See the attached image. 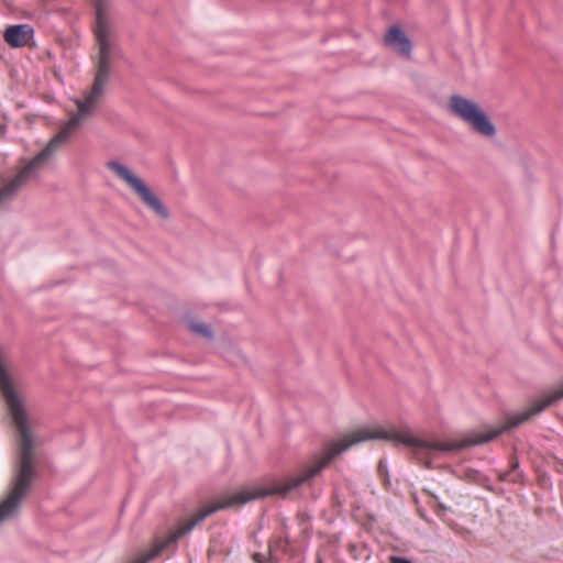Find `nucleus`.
<instances>
[{
  "instance_id": "obj_1",
  "label": "nucleus",
  "mask_w": 563,
  "mask_h": 563,
  "mask_svg": "<svg viewBox=\"0 0 563 563\" xmlns=\"http://www.w3.org/2000/svg\"><path fill=\"white\" fill-rule=\"evenodd\" d=\"M107 82L106 80L93 78L91 89L86 95L85 99L75 100L78 108L77 113L62 125L59 132L49 140L41 152L19 168L18 173L14 175L16 183L24 186L27 181L37 177L40 170L46 165L55 152L68 141L71 134L79 128L81 121L92 113L93 107L104 93Z\"/></svg>"
},
{
  "instance_id": "obj_2",
  "label": "nucleus",
  "mask_w": 563,
  "mask_h": 563,
  "mask_svg": "<svg viewBox=\"0 0 563 563\" xmlns=\"http://www.w3.org/2000/svg\"><path fill=\"white\" fill-rule=\"evenodd\" d=\"M106 166L122 179L139 197L142 203L153 211L156 217L162 220H167L169 218L168 208L141 177L136 176L125 165L117 161H109L106 163Z\"/></svg>"
},
{
  "instance_id": "obj_3",
  "label": "nucleus",
  "mask_w": 563,
  "mask_h": 563,
  "mask_svg": "<svg viewBox=\"0 0 563 563\" xmlns=\"http://www.w3.org/2000/svg\"><path fill=\"white\" fill-rule=\"evenodd\" d=\"M449 110L453 115L467 123L470 129L478 135L485 137L496 135L494 123L476 102L455 93L449 99Z\"/></svg>"
},
{
  "instance_id": "obj_4",
  "label": "nucleus",
  "mask_w": 563,
  "mask_h": 563,
  "mask_svg": "<svg viewBox=\"0 0 563 563\" xmlns=\"http://www.w3.org/2000/svg\"><path fill=\"white\" fill-rule=\"evenodd\" d=\"M561 399H563V383L556 388L545 393L542 397L533 399L529 408H526L516 415L508 416L505 424L492 428L486 433H483V443H487L504 432L517 428L521 423L528 421L531 417L542 412L549 406Z\"/></svg>"
},
{
  "instance_id": "obj_5",
  "label": "nucleus",
  "mask_w": 563,
  "mask_h": 563,
  "mask_svg": "<svg viewBox=\"0 0 563 563\" xmlns=\"http://www.w3.org/2000/svg\"><path fill=\"white\" fill-rule=\"evenodd\" d=\"M95 36L98 45L95 77L109 81L111 74V62L121 56V49L112 40V32L107 19H97Z\"/></svg>"
},
{
  "instance_id": "obj_6",
  "label": "nucleus",
  "mask_w": 563,
  "mask_h": 563,
  "mask_svg": "<svg viewBox=\"0 0 563 563\" xmlns=\"http://www.w3.org/2000/svg\"><path fill=\"white\" fill-rule=\"evenodd\" d=\"M34 29L30 24L9 25L3 32V40L10 47H25L33 40Z\"/></svg>"
},
{
  "instance_id": "obj_7",
  "label": "nucleus",
  "mask_w": 563,
  "mask_h": 563,
  "mask_svg": "<svg viewBox=\"0 0 563 563\" xmlns=\"http://www.w3.org/2000/svg\"><path fill=\"white\" fill-rule=\"evenodd\" d=\"M384 42L387 46L397 48L401 56L410 57L412 47L411 41L399 26L393 25L386 33Z\"/></svg>"
},
{
  "instance_id": "obj_8",
  "label": "nucleus",
  "mask_w": 563,
  "mask_h": 563,
  "mask_svg": "<svg viewBox=\"0 0 563 563\" xmlns=\"http://www.w3.org/2000/svg\"><path fill=\"white\" fill-rule=\"evenodd\" d=\"M189 330L195 334L201 335L208 340L213 338L211 328L205 322H190L188 325Z\"/></svg>"
},
{
  "instance_id": "obj_9",
  "label": "nucleus",
  "mask_w": 563,
  "mask_h": 563,
  "mask_svg": "<svg viewBox=\"0 0 563 563\" xmlns=\"http://www.w3.org/2000/svg\"><path fill=\"white\" fill-rule=\"evenodd\" d=\"M498 479L500 482H511V483H522L523 481V474H517V475H511V472H500L498 474Z\"/></svg>"
},
{
  "instance_id": "obj_10",
  "label": "nucleus",
  "mask_w": 563,
  "mask_h": 563,
  "mask_svg": "<svg viewBox=\"0 0 563 563\" xmlns=\"http://www.w3.org/2000/svg\"><path fill=\"white\" fill-rule=\"evenodd\" d=\"M95 9H96V20L99 18L107 19L104 0H95Z\"/></svg>"
},
{
  "instance_id": "obj_11",
  "label": "nucleus",
  "mask_w": 563,
  "mask_h": 563,
  "mask_svg": "<svg viewBox=\"0 0 563 563\" xmlns=\"http://www.w3.org/2000/svg\"><path fill=\"white\" fill-rule=\"evenodd\" d=\"M519 468V461L516 456H512L510 460V468L508 472H511V475L522 474L521 472H517Z\"/></svg>"
},
{
  "instance_id": "obj_12",
  "label": "nucleus",
  "mask_w": 563,
  "mask_h": 563,
  "mask_svg": "<svg viewBox=\"0 0 563 563\" xmlns=\"http://www.w3.org/2000/svg\"><path fill=\"white\" fill-rule=\"evenodd\" d=\"M389 562L390 563H412L410 560H408L406 558L395 556V555L389 558Z\"/></svg>"
},
{
  "instance_id": "obj_13",
  "label": "nucleus",
  "mask_w": 563,
  "mask_h": 563,
  "mask_svg": "<svg viewBox=\"0 0 563 563\" xmlns=\"http://www.w3.org/2000/svg\"><path fill=\"white\" fill-rule=\"evenodd\" d=\"M252 559L255 563H264L265 562V556L260 552H255L252 555Z\"/></svg>"
},
{
  "instance_id": "obj_14",
  "label": "nucleus",
  "mask_w": 563,
  "mask_h": 563,
  "mask_svg": "<svg viewBox=\"0 0 563 563\" xmlns=\"http://www.w3.org/2000/svg\"><path fill=\"white\" fill-rule=\"evenodd\" d=\"M378 471L382 473L383 471H385V467H384V464H383V461H380L378 463Z\"/></svg>"
},
{
  "instance_id": "obj_15",
  "label": "nucleus",
  "mask_w": 563,
  "mask_h": 563,
  "mask_svg": "<svg viewBox=\"0 0 563 563\" xmlns=\"http://www.w3.org/2000/svg\"><path fill=\"white\" fill-rule=\"evenodd\" d=\"M378 471L382 473L383 471H385V467H384V464H383V461H380L378 463Z\"/></svg>"
}]
</instances>
